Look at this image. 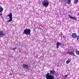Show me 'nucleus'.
Segmentation results:
<instances>
[{
    "label": "nucleus",
    "instance_id": "f257e3e1",
    "mask_svg": "<svg viewBox=\"0 0 79 79\" xmlns=\"http://www.w3.org/2000/svg\"><path fill=\"white\" fill-rule=\"evenodd\" d=\"M50 73H48L45 74V77L47 79H55L54 76L51 74H54L55 71L54 69H52L50 71Z\"/></svg>",
    "mask_w": 79,
    "mask_h": 79
},
{
    "label": "nucleus",
    "instance_id": "f03ea898",
    "mask_svg": "<svg viewBox=\"0 0 79 79\" xmlns=\"http://www.w3.org/2000/svg\"><path fill=\"white\" fill-rule=\"evenodd\" d=\"M42 4L44 7L47 8L49 5V1L48 0H44L42 2Z\"/></svg>",
    "mask_w": 79,
    "mask_h": 79
},
{
    "label": "nucleus",
    "instance_id": "7ed1b4c3",
    "mask_svg": "<svg viewBox=\"0 0 79 79\" xmlns=\"http://www.w3.org/2000/svg\"><path fill=\"white\" fill-rule=\"evenodd\" d=\"M31 30L30 29H26L24 30L23 31V34H25L27 35H31Z\"/></svg>",
    "mask_w": 79,
    "mask_h": 79
},
{
    "label": "nucleus",
    "instance_id": "20e7f679",
    "mask_svg": "<svg viewBox=\"0 0 79 79\" xmlns=\"http://www.w3.org/2000/svg\"><path fill=\"white\" fill-rule=\"evenodd\" d=\"M23 66L24 69H27L29 68V66H28V65L27 64H23Z\"/></svg>",
    "mask_w": 79,
    "mask_h": 79
},
{
    "label": "nucleus",
    "instance_id": "39448f33",
    "mask_svg": "<svg viewBox=\"0 0 79 79\" xmlns=\"http://www.w3.org/2000/svg\"><path fill=\"white\" fill-rule=\"evenodd\" d=\"M5 34L3 33V31H1L0 32V37H2L3 36H5Z\"/></svg>",
    "mask_w": 79,
    "mask_h": 79
},
{
    "label": "nucleus",
    "instance_id": "423d86ee",
    "mask_svg": "<svg viewBox=\"0 0 79 79\" xmlns=\"http://www.w3.org/2000/svg\"><path fill=\"white\" fill-rule=\"evenodd\" d=\"M72 37L73 38V39H76V38H77V35L76 34L73 33L72 34Z\"/></svg>",
    "mask_w": 79,
    "mask_h": 79
},
{
    "label": "nucleus",
    "instance_id": "0eeeda50",
    "mask_svg": "<svg viewBox=\"0 0 79 79\" xmlns=\"http://www.w3.org/2000/svg\"><path fill=\"white\" fill-rule=\"evenodd\" d=\"M71 1L70 0H66V3L68 5L71 4Z\"/></svg>",
    "mask_w": 79,
    "mask_h": 79
},
{
    "label": "nucleus",
    "instance_id": "6e6552de",
    "mask_svg": "<svg viewBox=\"0 0 79 79\" xmlns=\"http://www.w3.org/2000/svg\"><path fill=\"white\" fill-rule=\"evenodd\" d=\"M3 10V8L2 7L0 8V16H2V13H0L2 12Z\"/></svg>",
    "mask_w": 79,
    "mask_h": 79
},
{
    "label": "nucleus",
    "instance_id": "1a4fd4ad",
    "mask_svg": "<svg viewBox=\"0 0 79 79\" xmlns=\"http://www.w3.org/2000/svg\"><path fill=\"white\" fill-rule=\"evenodd\" d=\"M8 16H9V18L12 19V13H10V14L8 15Z\"/></svg>",
    "mask_w": 79,
    "mask_h": 79
},
{
    "label": "nucleus",
    "instance_id": "9d476101",
    "mask_svg": "<svg viewBox=\"0 0 79 79\" xmlns=\"http://www.w3.org/2000/svg\"><path fill=\"white\" fill-rule=\"evenodd\" d=\"M56 48H58L59 47H60V45L59 44V42H57V44H56Z\"/></svg>",
    "mask_w": 79,
    "mask_h": 79
},
{
    "label": "nucleus",
    "instance_id": "9b49d317",
    "mask_svg": "<svg viewBox=\"0 0 79 79\" xmlns=\"http://www.w3.org/2000/svg\"><path fill=\"white\" fill-rule=\"evenodd\" d=\"M70 61H71V59H69L66 61V64H68V63H69V62H70Z\"/></svg>",
    "mask_w": 79,
    "mask_h": 79
},
{
    "label": "nucleus",
    "instance_id": "f8f14e48",
    "mask_svg": "<svg viewBox=\"0 0 79 79\" xmlns=\"http://www.w3.org/2000/svg\"><path fill=\"white\" fill-rule=\"evenodd\" d=\"M78 1H79V0H74V4H77V3L78 2Z\"/></svg>",
    "mask_w": 79,
    "mask_h": 79
},
{
    "label": "nucleus",
    "instance_id": "ddd939ff",
    "mask_svg": "<svg viewBox=\"0 0 79 79\" xmlns=\"http://www.w3.org/2000/svg\"><path fill=\"white\" fill-rule=\"evenodd\" d=\"M68 75H65L64 76H63V77L64 79H66L67 77H68Z\"/></svg>",
    "mask_w": 79,
    "mask_h": 79
},
{
    "label": "nucleus",
    "instance_id": "4468645a",
    "mask_svg": "<svg viewBox=\"0 0 79 79\" xmlns=\"http://www.w3.org/2000/svg\"><path fill=\"white\" fill-rule=\"evenodd\" d=\"M73 54H74V51H72L71 52H70V55H73Z\"/></svg>",
    "mask_w": 79,
    "mask_h": 79
},
{
    "label": "nucleus",
    "instance_id": "2eb2a0df",
    "mask_svg": "<svg viewBox=\"0 0 79 79\" xmlns=\"http://www.w3.org/2000/svg\"><path fill=\"white\" fill-rule=\"evenodd\" d=\"M72 19H74V20H76V17H72Z\"/></svg>",
    "mask_w": 79,
    "mask_h": 79
},
{
    "label": "nucleus",
    "instance_id": "dca6fc26",
    "mask_svg": "<svg viewBox=\"0 0 79 79\" xmlns=\"http://www.w3.org/2000/svg\"><path fill=\"white\" fill-rule=\"evenodd\" d=\"M11 21H12V19H10L9 20H7V22H11Z\"/></svg>",
    "mask_w": 79,
    "mask_h": 79
},
{
    "label": "nucleus",
    "instance_id": "f3484780",
    "mask_svg": "<svg viewBox=\"0 0 79 79\" xmlns=\"http://www.w3.org/2000/svg\"><path fill=\"white\" fill-rule=\"evenodd\" d=\"M76 53L77 55H79V52L78 50H77L76 51Z\"/></svg>",
    "mask_w": 79,
    "mask_h": 79
},
{
    "label": "nucleus",
    "instance_id": "a211bd4d",
    "mask_svg": "<svg viewBox=\"0 0 79 79\" xmlns=\"http://www.w3.org/2000/svg\"><path fill=\"white\" fill-rule=\"evenodd\" d=\"M69 18H70L72 19L73 17L71 16V15H69Z\"/></svg>",
    "mask_w": 79,
    "mask_h": 79
},
{
    "label": "nucleus",
    "instance_id": "6ab92c4d",
    "mask_svg": "<svg viewBox=\"0 0 79 79\" xmlns=\"http://www.w3.org/2000/svg\"><path fill=\"white\" fill-rule=\"evenodd\" d=\"M70 51H68L67 52V54H69L70 55Z\"/></svg>",
    "mask_w": 79,
    "mask_h": 79
},
{
    "label": "nucleus",
    "instance_id": "aec40b11",
    "mask_svg": "<svg viewBox=\"0 0 79 79\" xmlns=\"http://www.w3.org/2000/svg\"><path fill=\"white\" fill-rule=\"evenodd\" d=\"M77 40H79V36H77Z\"/></svg>",
    "mask_w": 79,
    "mask_h": 79
},
{
    "label": "nucleus",
    "instance_id": "412c9836",
    "mask_svg": "<svg viewBox=\"0 0 79 79\" xmlns=\"http://www.w3.org/2000/svg\"><path fill=\"white\" fill-rule=\"evenodd\" d=\"M15 49H16V48H15L12 49V50H15Z\"/></svg>",
    "mask_w": 79,
    "mask_h": 79
},
{
    "label": "nucleus",
    "instance_id": "4be33fe9",
    "mask_svg": "<svg viewBox=\"0 0 79 79\" xmlns=\"http://www.w3.org/2000/svg\"><path fill=\"white\" fill-rule=\"evenodd\" d=\"M59 45H61V43H60V42H59Z\"/></svg>",
    "mask_w": 79,
    "mask_h": 79
},
{
    "label": "nucleus",
    "instance_id": "5701e85b",
    "mask_svg": "<svg viewBox=\"0 0 79 79\" xmlns=\"http://www.w3.org/2000/svg\"><path fill=\"white\" fill-rule=\"evenodd\" d=\"M73 56H76L74 53H73Z\"/></svg>",
    "mask_w": 79,
    "mask_h": 79
},
{
    "label": "nucleus",
    "instance_id": "b1692460",
    "mask_svg": "<svg viewBox=\"0 0 79 79\" xmlns=\"http://www.w3.org/2000/svg\"><path fill=\"white\" fill-rule=\"evenodd\" d=\"M11 74H11V73L10 74V75H11Z\"/></svg>",
    "mask_w": 79,
    "mask_h": 79
},
{
    "label": "nucleus",
    "instance_id": "393cba45",
    "mask_svg": "<svg viewBox=\"0 0 79 79\" xmlns=\"http://www.w3.org/2000/svg\"><path fill=\"white\" fill-rule=\"evenodd\" d=\"M1 7L2 8V7L0 6V8H1Z\"/></svg>",
    "mask_w": 79,
    "mask_h": 79
}]
</instances>
